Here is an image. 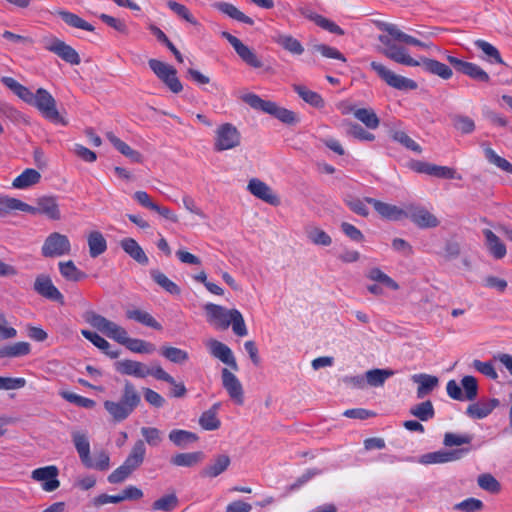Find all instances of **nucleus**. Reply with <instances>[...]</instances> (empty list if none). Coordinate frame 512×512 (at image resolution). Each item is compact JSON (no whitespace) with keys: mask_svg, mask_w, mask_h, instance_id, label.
I'll return each instance as SVG.
<instances>
[{"mask_svg":"<svg viewBox=\"0 0 512 512\" xmlns=\"http://www.w3.org/2000/svg\"><path fill=\"white\" fill-rule=\"evenodd\" d=\"M207 321L216 328L226 330L231 325L235 335L244 337L248 330L241 312L237 309L227 310L221 305L207 303L204 306Z\"/></svg>","mask_w":512,"mask_h":512,"instance_id":"f257e3e1","label":"nucleus"},{"mask_svg":"<svg viewBox=\"0 0 512 512\" xmlns=\"http://www.w3.org/2000/svg\"><path fill=\"white\" fill-rule=\"evenodd\" d=\"M141 403V396L135 385L129 381H124L121 397L119 401L106 400L103 405L110 414L112 421L120 423L126 420Z\"/></svg>","mask_w":512,"mask_h":512,"instance_id":"f03ea898","label":"nucleus"},{"mask_svg":"<svg viewBox=\"0 0 512 512\" xmlns=\"http://www.w3.org/2000/svg\"><path fill=\"white\" fill-rule=\"evenodd\" d=\"M241 99L251 108L270 114L284 124L292 126L296 125L300 121L298 115L295 112L284 107H280L273 101L263 100L257 94L247 93L244 94Z\"/></svg>","mask_w":512,"mask_h":512,"instance_id":"7ed1b4c3","label":"nucleus"},{"mask_svg":"<svg viewBox=\"0 0 512 512\" xmlns=\"http://www.w3.org/2000/svg\"><path fill=\"white\" fill-rule=\"evenodd\" d=\"M114 366L115 370L122 375H129L137 378H145L150 375L157 380L174 383V378L160 365H154L149 368L141 362L125 359L115 362Z\"/></svg>","mask_w":512,"mask_h":512,"instance_id":"20e7f679","label":"nucleus"},{"mask_svg":"<svg viewBox=\"0 0 512 512\" xmlns=\"http://www.w3.org/2000/svg\"><path fill=\"white\" fill-rule=\"evenodd\" d=\"M146 447L142 440H137L124 463L115 469L107 478L111 484L125 481L144 461Z\"/></svg>","mask_w":512,"mask_h":512,"instance_id":"39448f33","label":"nucleus"},{"mask_svg":"<svg viewBox=\"0 0 512 512\" xmlns=\"http://www.w3.org/2000/svg\"><path fill=\"white\" fill-rule=\"evenodd\" d=\"M83 318L93 328L97 329L108 338L113 339L121 345L126 344L129 337L127 331L123 327L92 310L86 311Z\"/></svg>","mask_w":512,"mask_h":512,"instance_id":"423d86ee","label":"nucleus"},{"mask_svg":"<svg viewBox=\"0 0 512 512\" xmlns=\"http://www.w3.org/2000/svg\"><path fill=\"white\" fill-rule=\"evenodd\" d=\"M32 106L36 107L42 116L53 124L68 125V120L63 117L56 107V100L49 91L38 88Z\"/></svg>","mask_w":512,"mask_h":512,"instance_id":"0eeeda50","label":"nucleus"},{"mask_svg":"<svg viewBox=\"0 0 512 512\" xmlns=\"http://www.w3.org/2000/svg\"><path fill=\"white\" fill-rule=\"evenodd\" d=\"M148 65L171 92L178 94L183 90V85L177 76V70L173 66L157 59H150Z\"/></svg>","mask_w":512,"mask_h":512,"instance_id":"6e6552de","label":"nucleus"},{"mask_svg":"<svg viewBox=\"0 0 512 512\" xmlns=\"http://www.w3.org/2000/svg\"><path fill=\"white\" fill-rule=\"evenodd\" d=\"M370 67L376 72L381 80L392 88L407 91L415 90L418 87V84L414 80L395 74L379 62L372 61L370 63Z\"/></svg>","mask_w":512,"mask_h":512,"instance_id":"1a4fd4ad","label":"nucleus"},{"mask_svg":"<svg viewBox=\"0 0 512 512\" xmlns=\"http://www.w3.org/2000/svg\"><path fill=\"white\" fill-rule=\"evenodd\" d=\"M379 42H381L383 45L386 46L384 50H382V54L385 55L387 58L395 61L396 63L416 67L418 66V60L413 59L411 56H409L406 53V49L402 46H398L395 43H393L392 40L393 37L388 35H379L378 36Z\"/></svg>","mask_w":512,"mask_h":512,"instance_id":"9d476101","label":"nucleus"},{"mask_svg":"<svg viewBox=\"0 0 512 512\" xmlns=\"http://www.w3.org/2000/svg\"><path fill=\"white\" fill-rule=\"evenodd\" d=\"M71 250V244L66 235L58 232L51 233L44 241L41 253L44 257L53 258L66 255Z\"/></svg>","mask_w":512,"mask_h":512,"instance_id":"9b49d317","label":"nucleus"},{"mask_svg":"<svg viewBox=\"0 0 512 512\" xmlns=\"http://www.w3.org/2000/svg\"><path fill=\"white\" fill-rule=\"evenodd\" d=\"M446 59L457 72L462 73L475 81L489 83L491 80L489 74L475 63L461 60L452 55H447Z\"/></svg>","mask_w":512,"mask_h":512,"instance_id":"f8f14e48","label":"nucleus"},{"mask_svg":"<svg viewBox=\"0 0 512 512\" xmlns=\"http://www.w3.org/2000/svg\"><path fill=\"white\" fill-rule=\"evenodd\" d=\"M240 132L231 123H225L218 127L216 131V141L214 149L216 151L229 150L240 144Z\"/></svg>","mask_w":512,"mask_h":512,"instance_id":"ddd939ff","label":"nucleus"},{"mask_svg":"<svg viewBox=\"0 0 512 512\" xmlns=\"http://www.w3.org/2000/svg\"><path fill=\"white\" fill-rule=\"evenodd\" d=\"M44 48L71 65H79L81 62L78 52L56 37L45 40Z\"/></svg>","mask_w":512,"mask_h":512,"instance_id":"4468645a","label":"nucleus"},{"mask_svg":"<svg viewBox=\"0 0 512 512\" xmlns=\"http://www.w3.org/2000/svg\"><path fill=\"white\" fill-rule=\"evenodd\" d=\"M406 213L405 218H409L421 229L435 228L440 224L438 218L422 206L409 205L406 207Z\"/></svg>","mask_w":512,"mask_h":512,"instance_id":"2eb2a0df","label":"nucleus"},{"mask_svg":"<svg viewBox=\"0 0 512 512\" xmlns=\"http://www.w3.org/2000/svg\"><path fill=\"white\" fill-rule=\"evenodd\" d=\"M33 289L37 294L48 300L55 301L61 305L64 304V296L48 275H38L34 281Z\"/></svg>","mask_w":512,"mask_h":512,"instance_id":"dca6fc26","label":"nucleus"},{"mask_svg":"<svg viewBox=\"0 0 512 512\" xmlns=\"http://www.w3.org/2000/svg\"><path fill=\"white\" fill-rule=\"evenodd\" d=\"M58 475L59 469L55 465H49L33 470L31 478L42 482V489L44 491L52 492L60 486V481L57 479Z\"/></svg>","mask_w":512,"mask_h":512,"instance_id":"f3484780","label":"nucleus"},{"mask_svg":"<svg viewBox=\"0 0 512 512\" xmlns=\"http://www.w3.org/2000/svg\"><path fill=\"white\" fill-rule=\"evenodd\" d=\"M471 451V447H462L450 451H435L421 456L420 462L423 464L448 463L460 460L464 455Z\"/></svg>","mask_w":512,"mask_h":512,"instance_id":"a211bd4d","label":"nucleus"},{"mask_svg":"<svg viewBox=\"0 0 512 512\" xmlns=\"http://www.w3.org/2000/svg\"><path fill=\"white\" fill-rule=\"evenodd\" d=\"M375 23L379 30L387 32L390 36L393 37L395 41L422 48H430L433 46L432 43L422 42L417 38L402 32L400 29H398V27L395 24L383 21H376Z\"/></svg>","mask_w":512,"mask_h":512,"instance_id":"6ab92c4d","label":"nucleus"},{"mask_svg":"<svg viewBox=\"0 0 512 512\" xmlns=\"http://www.w3.org/2000/svg\"><path fill=\"white\" fill-rule=\"evenodd\" d=\"M206 347L211 356L228 365L232 370H238V364L233 352L226 344L216 339H210L207 341Z\"/></svg>","mask_w":512,"mask_h":512,"instance_id":"aec40b11","label":"nucleus"},{"mask_svg":"<svg viewBox=\"0 0 512 512\" xmlns=\"http://www.w3.org/2000/svg\"><path fill=\"white\" fill-rule=\"evenodd\" d=\"M222 386L237 405L244 403V391L239 379L227 368L221 371Z\"/></svg>","mask_w":512,"mask_h":512,"instance_id":"412c9836","label":"nucleus"},{"mask_svg":"<svg viewBox=\"0 0 512 512\" xmlns=\"http://www.w3.org/2000/svg\"><path fill=\"white\" fill-rule=\"evenodd\" d=\"M365 201L372 205L376 212L384 219L390 221H399L405 218L406 209L399 208L396 205L382 202L375 198L365 197Z\"/></svg>","mask_w":512,"mask_h":512,"instance_id":"4be33fe9","label":"nucleus"},{"mask_svg":"<svg viewBox=\"0 0 512 512\" xmlns=\"http://www.w3.org/2000/svg\"><path fill=\"white\" fill-rule=\"evenodd\" d=\"M247 189L252 195L272 206L280 204V198L273 192L271 187L257 178L249 181Z\"/></svg>","mask_w":512,"mask_h":512,"instance_id":"5701e85b","label":"nucleus"},{"mask_svg":"<svg viewBox=\"0 0 512 512\" xmlns=\"http://www.w3.org/2000/svg\"><path fill=\"white\" fill-rule=\"evenodd\" d=\"M353 113L354 117L365 125L367 129H377L380 119L372 108H357L354 105H347L343 108L342 114Z\"/></svg>","mask_w":512,"mask_h":512,"instance_id":"b1692460","label":"nucleus"},{"mask_svg":"<svg viewBox=\"0 0 512 512\" xmlns=\"http://www.w3.org/2000/svg\"><path fill=\"white\" fill-rule=\"evenodd\" d=\"M418 66H421L425 72L436 75L443 80H448L453 76V71L448 65L435 59L420 57Z\"/></svg>","mask_w":512,"mask_h":512,"instance_id":"393cba45","label":"nucleus"},{"mask_svg":"<svg viewBox=\"0 0 512 512\" xmlns=\"http://www.w3.org/2000/svg\"><path fill=\"white\" fill-rule=\"evenodd\" d=\"M72 441L84 466H91L90 443L85 433L73 432Z\"/></svg>","mask_w":512,"mask_h":512,"instance_id":"a878e982","label":"nucleus"},{"mask_svg":"<svg viewBox=\"0 0 512 512\" xmlns=\"http://www.w3.org/2000/svg\"><path fill=\"white\" fill-rule=\"evenodd\" d=\"M483 235L485 237V244L490 254L495 259L504 258L507 253V249L500 238L490 229H484Z\"/></svg>","mask_w":512,"mask_h":512,"instance_id":"bb28decb","label":"nucleus"},{"mask_svg":"<svg viewBox=\"0 0 512 512\" xmlns=\"http://www.w3.org/2000/svg\"><path fill=\"white\" fill-rule=\"evenodd\" d=\"M230 457L226 454L217 455L209 465L202 469V477L215 478L223 473L230 465Z\"/></svg>","mask_w":512,"mask_h":512,"instance_id":"cd10ccee","label":"nucleus"},{"mask_svg":"<svg viewBox=\"0 0 512 512\" xmlns=\"http://www.w3.org/2000/svg\"><path fill=\"white\" fill-rule=\"evenodd\" d=\"M120 246L125 251V253H127L139 264L147 265L149 263L147 255L135 239L130 237L124 238L121 240Z\"/></svg>","mask_w":512,"mask_h":512,"instance_id":"c85d7f7f","label":"nucleus"},{"mask_svg":"<svg viewBox=\"0 0 512 512\" xmlns=\"http://www.w3.org/2000/svg\"><path fill=\"white\" fill-rule=\"evenodd\" d=\"M412 380L418 383L417 398L422 399L430 394L438 385L439 380L436 376L429 374H415Z\"/></svg>","mask_w":512,"mask_h":512,"instance_id":"c756f323","label":"nucleus"},{"mask_svg":"<svg viewBox=\"0 0 512 512\" xmlns=\"http://www.w3.org/2000/svg\"><path fill=\"white\" fill-rule=\"evenodd\" d=\"M1 82L13 91L21 100L32 106L35 98V93L31 92L29 88L17 82L14 78L3 76Z\"/></svg>","mask_w":512,"mask_h":512,"instance_id":"7c9ffc66","label":"nucleus"},{"mask_svg":"<svg viewBox=\"0 0 512 512\" xmlns=\"http://www.w3.org/2000/svg\"><path fill=\"white\" fill-rule=\"evenodd\" d=\"M107 139L122 155L129 158L134 163H141L143 161L142 154L132 149L127 143L115 136L112 132L106 134Z\"/></svg>","mask_w":512,"mask_h":512,"instance_id":"2f4dec72","label":"nucleus"},{"mask_svg":"<svg viewBox=\"0 0 512 512\" xmlns=\"http://www.w3.org/2000/svg\"><path fill=\"white\" fill-rule=\"evenodd\" d=\"M39 211L41 215L47 216L51 220H59L61 213L57 204L56 197L43 196L37 199Z\"/></svg>","mask_w":512,"mask_h":512,"instance_id":"473e14b6","label":"nucleus"},{"mask_svg":"<svg viewBox=\"0 0 512 512\" xmlns=\"http://www.w3.org/2000/svg\"><path fill=\"white\" fill-rule=\"evenodd\" d=\"M125 316L129 320H134L144 326L155 330H162V325L148 312L141 309H128Z\"/></svg>","mask_w":512,"mask_h":512,"instance_id":"72a5a7b5","label":"nucleus"},{"mask_svg":"<svg viewBox=\"0 0 512 512\" xmlns=\"http://www.w3.org/2000/svg\"><path fill=\"white\" fill-rule=\"evenodd\" d=\"M218 11L229 16L230 18L245 23L247 25H254V20L241 12L236 6L228 2H216L213 5Z\"/></svg>","mask_w":512,"mask_h":512,"instance_id":"f704fd0d","label":"nucleus"},{"mask_svg":"<svg viewBox=\"0 0 512 512\" xmlns=\"http://www.w3.org/2000/svg\"><path fill=\"white\" fill-rule=\"evenodd\" d=\"M221 403H214L208 410L204 411L199 418L200 426L208 431L216 430L220 427L221 422L217 417V411L220 409Z\"/></svg>","mask_w":512,"mask_h":512,"instance_id":"c9c22d12","label":"nucleus"},{"mask_svg":"<svg viewBox=\"0 0 512 512\" xmlns=\"http://www.w3.org/2000/svg\"><path fill=\"white\" fill-rule=\"evenodd\" d=\"M203 458L204 454L201 451L178 453L171 457L170 463L178 467H193L200 463Z\"/></svg>","mask_w":512,"mask_h":512,"instance_id":"e433bc0d","label":"nucleus"},{"mask_svg":"<svg viewBox=\"0 0 512 512\" xmlns=\"http://www.w3.org/2000/svg\"><path fill=\"white\" fill-rule=\"evenodd\" d=\"M169 440L177 447L185 448L188 444L198 441L199 437L196 433L183 430L173 429L170 431Z\"/></svg>","mask_w":512,"mask_h":512,"instance_id":"4c0bfd02","label":"nucleus"},{"mask_svg":"<svg viewBox=\"0 0 512 512\" xmlns=\"http://www.w3.org/2000/svg\"><path fill=\"white\" fill-rule=\"evenodd\" d=\"M293 89L303 101H305L312 107H315V108H323L324 107V105H325L324 99L322 98V96L319 93L308 89L304 85H294Z\"/></svg>","mask_w":512,"mask_h":512,"instance_id":"58836bf2","label":"nucleus"},{"mask_svg":"<svg viewBox=\"0 0 512 512\" xmlns=\"http://www.w3.org/2000/svg\"><path fill=\"white\" fill-rule=\"evenodd\" d=\"M30 352V344L21 341L0 347V358L22 357L28 355Z\"/></svg>","mask_w":512,"mask_h":512,"instance_id":"ea45409f","label":"nucleus"},{"mask_svg":"<svg viewBox=\"0 0 512 512\" xmlns=\"http://www.w3.org/2000/svg\"><path fill=\"white\" fill-rule=\"evenodd\" d=\"M41 174L32 168L25 169L19 176L13 180V187L24 189L40 182Z\"/></svg>","mask_w":512,"mask_h":512,"instance_id":"a19ab883","label":"nucleus"},{"mask_svg":"<svg viewBox=\"0 0 512 512\" xmlns=\"http://www.w3.org/2000/svg\"><path fill=\"white\" fill-rule=\"evenodd\" d=\"M60 274L68 281L79 282L87 278V274L76 267L72 260L59 262Z\"/></svg>","mask_w":512,"mask_h":512,"instance_id":"79ce46f5","label":"nucleus"},{"mask_svg":"<svg viewBox=\"0 0 512 512\" xmlns=\"http://www.w3.org/2000/svg\"><path fill=\"white\" fill-rule=\"evenodd\" d=\"M89 254L96 258L107 250V242L99 231H93L88 236Z\"/></svg>","mask_w":512,"mask_h":512,"instance_id":"37998d69","label":"nucleus"},{"mask_svg":"<svg viewBox=\"0 0 512 512\" xmlns=\"http://www.w3.org/2000/svg\"><path fill=\"white\" fill-rule=\"evenodd\" d=\"M274 42L293 55H301L304 52L300 41L291 35L279 34L274 38Z\"/></svg>","mask_w":512,"mask_h":512,"instance_id":"c03bdc74","label":"nucleus"},{"mask_svg":"<svg viewBox=\"0 0 512 512\" xmlns=\"http://www.w3.org/2000/svg\"><path fill=\"white\" fill-rule=\"evenodd\" d=\"M153 281L171 295H180V287L157 269L150 271Z\"/></svg>","mask_w":512,"mask_h":512,"instance_id":"a18cd8bd","label":"nucleus"},{"mask_svg":"<svg viewBox=\"0 0 512 512\" xmlns=\"http://www.w3.org/2000/svg\"><path fill=\"white\" fill-rule=\"evenodd\" d=\"M342 125L346 127L347 135L352 136L355 139L368 142L375 140V135L364 129L358 123H354L349 120H344Z\"/></svg>","mask_w":512,"mask_h":512,"instance_id":"49530a36","label":"nucleus"},{"mask_svg":"<svg viewBox=\"0 0 512 512\" xmlns=\"http://www.w3.org/2000/svg\"><path fill=\"white\" fill-rule=\"evenodd\" d=\"M474 45L484 53L485 57L483 58L488 62L504 64L499 50L491 43L482 39H478L474 42Z\"/></svg>","mask_w":512,"mask_h":512,"instance_id":"de8ad7c7","label":"nucleus"},{"mask_svg":"<svg viewBox=\"0 0 512 512\" xmlns=\"http://www.w3.org/2000/svg\"><path fill=\"white\" fill-rule=\"evenodd\" d=\"M235 52L241 58V60L248 66L252 68L263 67V62L261 61V59L257 56L253 49L245 45L243 42L238 46Z\"/></svg>","mask_w":512,"mask_h":512,"instance_id":"09e8293b","label":"nucleus"},{"mask_svg":"<svg viewBox=\"0 0 512 512\" xmlns=\"http://www.w3.org/2000/svg\"><path fill=\"white\" fill-rule=\"evenodd\" d=\"M58 15L67 25L71 27L90 32L94 31L95 29L93 25H91L90 23H88L87 21H85L84 19H82L81 17L72 12L60 10L58 12Z\"/></svg>","mask_w":512,"mask_h":512,"instance_id":"8fccbe9b","label":"nucleus"},{"mask_svg":"<svg viewBox=\"0 0 512 512\" xmlns=\"http://www.w3.org/2000/svg\"><path fill=\"white\" fill-rule=\"evenodd\" d=\"M410 414L421 421H428L435 416L433 403L430 400L423 401L410 408Z\"/></svg>","mask_w":512,"mask_h":512,"instance_id":"3c124183","label":"nucleus"},{"mask_svg":"<svg viewBox=\"0 0 512 512\" xmlns=\"http://www.w3.org/2000/svg\"><path fill=\"white\" fill-rule=\"evenodd\" d=\"M394 371L391 369H372L366 372V381L372 387H379L391 376Z\"/></svg>","mask_w":512,"mask_h":512,"instance_id":"603ef678","label":"nucleus"},{"mask_svg":"<svg viewBox=\"0 0 512 512\" xmlns=\"http://www.w3.org/2000/svg\"><path fill=\"white\" fill-rule=\"evenodd\" d=\"M160 354L175 364H183L189 359V355L185 350L172 346H162Z\"/></svg>","mask_w":512,"mask_h":512,"instance_id":"864d4df0","label":"nucleus"},{"mask_svg":"<svg viewBox=\"0 0 512 512\" xmlns=\"http://www.w3.org/2000/svg\"><path fill=\"white\" fill-rule=\"evenodd\" d=\"M123 346L134 353L151 354L156 351V346L153 343L137 338L129 337Z\"/></svg>","mask_w":512,"mask_h":512,"instance_id":"5fc2aeb1","label":"nucleus"},{"mask_svg":"<svg viewBox=\"0 0 512 512\" xmlns=\"http://www.w3.org/2000/svg\"><path fill=\"white\" fill-rule=\"evenodd\" d=\"M5 205H6L5 207L7 208V214H9L13 210L27 212L32 215L40 214L39 206L37 203H36V206H32V205H29L17 198L7 196Z\"/></svg>","mask_w":512,"mask_h":512,"instance_id":"6e6d98bb","label":"nucleus"},{"mask_svg":"<svg viewBox=\"0 0 512 512\" xmlns=\"http://www.w3.org/2000/svg\"><path fill=\"white\" fill-rule=\"evenodd\" d=\"M451 121L453 127L462 134H471L476 127L472 118L461 114L452 115Z\"/></svg>","mask_w":512,"mask_h":512,"instance_id":"4d7b16f0","label":"nucleus"},{"mask_svg":"<svg viewBox=\"0 0 512 512\" xmlns=\"http://www.w3.org/2000/svg\"><path fill=\"white\" fill-rule=\"evenodd\" d=\"M366 276L368 279L382 284L392 290L399 289L398 283L377 267L370 269Z\"/></svg>","mask_w":512,"mask_h":512,"instance_id":"13d9d810","label":"nucleus"},{"mask_svg":"<svg viewBox=\"0 0 512 512\" xmlns=\"http://www.w3.org/2000/svg\"><path fill=\"white\" fill-rule=\"evenodd\" d=\"M179 500L175 493L166 494L155 500L152 509L155 511L171 512L178 506Z\"/></svg>","mask_w":512,"mask_h":512,"instance_id":"bf43d9fd","label":"nucleus"},{"mask_svg":"<svg viewBox=\"0 0 512 512\" xmlns=\"http://www.w3.org/2000/svg\"><path fill=\"white\" fill-rule=\"evenodd\" d=\"M463 388L464 400L474 401L478 395V382L474 376L467 375L461 380Z\"/></svg>","mask_w":512,"mask_h":512,"instance_id":"052dcab7","label":"nucleus"},{"mask_svg":"<svg viewBox=\"0 0 512 512\" xmlns=\"http://www.w3.org/2000/svg\"><path fill=\"white\" fill-rule=\"evenodd\" d=\"M391 138L395 141L403 145L406 149L411 150L420 154L422 152L421 146L416 143L411 137H409L404 131H393L391 133Z\"/></svg>","mask_w":512,"mask_h":512,"instance_id":"680f3d73","label":"nucleus"},{"mask_svg":"<svg viewBox=\"0 0 512 512\" xmlns=\"http://www.w3.org/2000/svg\"><path fill=\"white\" fill-rule=\"evenodd\" d=\"M484 154H485L486 159L490 163L494 164L501 170H503L509 174H512V164L505 158L496 154V152L492 148H490V147L485 148Z\"/></svg>","mask_w":512,"mask_h":512,"instance_id":"e2e57ef3","label":"nucleus"},{"mask_svg":"<svg viewBox=\"0 0 512 512\" xmlns=\"http://www.w3.org/2000/svg\"><path fill=\"white\" fill-rule=\"evenodd\" d=\"M167 6L180 18L184 19L192 25H198V21L192 15L190 10L183 4L178 3L175 0H168Z\"/></svg>","mask_w":512,"mask_h":512,"instance_id":"0e129e2a","label":"nucleus"},{"mask_svg":"<svg viewBox=\"0 0 512 512\" xmlns=\"http://www.w3.org/2000/svg\"><path fill=\"white\" fill-rule=\"evenodd\" d=\"M98 17L103 23H105L110 28L116 30L120 34H129V28L123 19L116 18L105 13L100 14Z\"/></svg>","mask_w":512,"mask_h":512,"instance_id":"69168bd1","label":"nucleus"},{"mask_svg":"<svg viewBox=\"0 0 512 512\" xmlns=\"http://www.w3.org/2000/svg\"><path fill=\"white\" fill-rule=\"evenodd\" d=\"M473 440V435L465 433V434H455L452 432H447L444 435L443 444L446 447L452 446H462L465 444H471Z\"/></svg>","mask_w":512,"mask_h":512,"instance_id":"338daca9","label":"nucleus"},{"mask_svg":"<svg viewBox=\"0 0 512 512\" xmlns=\"http://www.w3.org/2000/svg\"><path fill=\"white\" fill-rule=\"evenodd\" d=\"M477 482L480 488L490 493H499L501 490L500 482L489 473L479 475Z\"/></svg>","mask_w":512,"mask_h":512,"instance_id":"774afa93","label":"nucleus"}]
</instances>
